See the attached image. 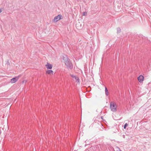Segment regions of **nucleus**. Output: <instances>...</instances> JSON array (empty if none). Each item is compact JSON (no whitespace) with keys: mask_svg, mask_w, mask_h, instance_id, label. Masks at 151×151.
<instances>
[{"mask_svg":"<svg viewBox=\"0 0 151 151\" xmlns=\"http://www.w3.org/2000/svg\"><path fill=\"white\" fill-rule=\"evenodd\" d=\"M45 66L47 69H51L53 67V66L52 64L48 63H47L45 65Z\"/></svg>","mask_w":151,"mask_h":151,"instance_id":"nucleus-4","label":"nucleus"},{"mask_svg":"<svg viewBox=\"0 0 151 151\" xmlns=\"http://www.w3.org/2000/svg\"><path fill=\"white\" fill-rule=\"evenodd\" d=\"M119 151H122V150H120L119 149Z\"/></svg>","mask_w":151,"mask_h":151,"instance_id":"nucleus-14","label":"nucleus"},{"mask_svg":"<svg viewBox=\"0 0 151 151\" xmlns=\"http://www.w3.org/2000/svg\"><path fill=\"white\" fill-rule=\"evenodd\" d=\"M105 89L106 94V95L108 96L109 93V92L106 87H105Z\"/></svg>","mask_w":151,"mask_h":151,"instance_id":"nucleus-9","label":"nucleus"},{"mask_svg":"<svg viewBox=\"0 0 151 151\" xmlns=\"http://www.w3.org/2000/svg\"><path fill=\"white\" fill-rule=\"evenodd\" d=\"M2 12V10L1 9H0V13L1 12Z\"/></svg>","mask_w":151,"mask_h":151,"instance_id":"nucleus-13","label":"nucleus"},{"mask_svg":"<svg viewBox=\"0 0 151 151\" xmlns=\"http://www.w3.org/2000/svg\"><path fill=\"white\" fill-rule=\"evenodd\" d=\"M138 80L140 83H142L144 80V77L143 76L141 75L138 78Z\"/></svg>","mask_w":151,"mask_h":151,"instance_id":"nucleus-6","label":"nucleus"},{"mask_svg":"<svg viewBox=\"0 0 151 151\" xmlns=\"http://www.w3.org/2000/svg\"><path fill=\"white\" fill-rule=\"evenodd\" d=\"M87 14V13L86 12H84L83 14V16H86V15Z\"/></svg>","mask_w":151,"mask_h":151,"instance_id":"nucleus-10","label":"nucleus"},{"mask_svg":"<svg viewBox=\"0 0 151 151\" xmlns=\"http://www.w3.org/2000/svg\"><path fill=\"white\" fill-rule=\"evenodd\" d=\"M62 16L61 15L59 14L56 17H54L53 19L54 21L56 22L61 19Z\"/></svg>","mask_w":151,"mask_h":151,"instance_id":"nucleus-3","label":"nucleus"},{"mask_svg":"<svg viewBox=\"0 0 151 151\" xmlns=\"http://www.w3.org/2000/svg\"><path fill=\"white\" fill-rule=\"evenodd\" d=\"M27 82V81L26 80H24L23 81H22V83H26V82Z\"/></svg>","mask_w":151,"mask_h":151,"instance_id":"nucleus-12","label":"nucleus"},{"mask_svg":"<svg viewBox=\"0 0 151 151\" xmlns=\"http://www.w3.org/2000/svg\"><path fill=\"white\" fill-rule=\"evenodd\" d=\"M53 73V71L51 70H48L46 72V74L49 75H52Z\"/></svg>","mask_w":151,"mask_h":151,"instance_id":"nucleus-7","label":"nucleus"},{"mask_svg":"<svg viewBox=\"0 0 151 151\" xmlns=\"http://www.w3.org/2000/svg\"><path fill=\"white\" fill-rule=\"evenodd\" d=\"M71 76L73 78H74L76 81H78V82L79 81V78L78 77L73 75H72Z\"/></svg>","mask_w":151,"mask_h":151,"instance_id":"nucleus-8","label":"nucleus"},{"mask_svg":"<svg viewBox=\"0 0 151 151\" xmlns=\"http://www.w3.org/2000/svg\"><path fill=\"white\" fill-rule=\"evenodd\" d=\"M19 76H16L12 78L11 81V82L13 83H15L18 80Z\"/></svg>","mask_w":151,"mask_h":151,"instance_id":"nucleus-5","label":"nucleus"},{"mask_svg":"<svg viewBox=\"0 0 151 151\" xmlns=\"http://www.w3.org/2000/svg\"><path fill=\"white\" fill-rule=\"evenodd\" d=\"M65 63L68 69H71L72 68V64L69 59H67L66 60H65Z\"/></svg>","mask_w":151,"mask_h":151,"instance_id":"nucleus-1","label":"nucleus"},{"mask_svg":"<svg viewBox=\"0 0 151 151\" xmlns=\"http://www.w3.org/2000/svg\"><path fill=\"white\" fill-rule=\"evenodd\" d=\"M110 108L112 111H116V106L115 103L111 102L110 104Z\"/></svg>","mask_w":151,"mask_h":151,"instance_id":"nucleus-2","label":"nucleus"},{"mask_svg":"<svg viewBox=\"0 0 151 151\" xmlns=\"http://www.w3.org/2000/svg\"><path fill=\"white\" fill-rule=\"evenodd\" d=\"M128 125V124H127V123H126L124 125V129H126V127Z\"/></svg>","mask_w":151,"mask_h":151,"instance_id":"nucleus-11","label":"nucleus"}]
</instances>
